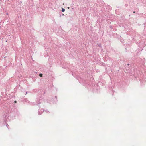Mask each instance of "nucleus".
Returning a JSON list of instances; mask_svg holds the SVG:
<instances>
[{
	"label": "nucleus",
	"instance_id": "nucleus-1",
	"mask_svg": "<svg viewBox=\"0 0 146 146\" xmlns=\"http://www.w3.org/2000/svg\"><path fill=\"white\" fill-rule=\"evenodd\" d=\"M65 11V10L64 9L62 8V12H64Z\"/></svg>",
	"mask_w": 146,
	"mask_h": 146
},
{
	"label": "nucleus",
	"instance_id": "nucleus-2",
	"mask_svg": "<svg viewBox=\"0 0 146 146\" xmlns=\"http://www.w3.org/2000/svg\"><path fill=\"white\" fill-rule=\"evenodd\" d=\"M42 74H39V76L40 77H42Z\"/></svg>",
	"mask_w": 146,
	"mask_h": 146
},
{
	"label": "nucleus",
	"instance_id": "nucleus-3",
	"mask_svg": "<svg viewBox=\"0 0 146 146\" xmlns=\"http://www.w3.org/2000/svg\"><path fill=\"white\" fill-rule=\"evenodd\" d=\"M14 103H17V101H14Z\"/></svg>",
	"mask_w": 146,
	"mask_h": 146
},
{
	"label": "nucleus",
	"instance_id": "nucleus-4",
	"mask_svg": "<svg viewBox=\"0 0 146 146\" xmlns=\"http://www.w3.org/2000/svg\"><path fill=\"white\" fill-rule=\"evenodd\" d=\"M135 11H134L133 12V13H135Z\"/></svg>",
	"mask_w": 146,
	"mask_h": 146
},
{
	"label": "nucleus",
	"instance_id": "nucleus-5",
	"mask_svg": "<svg viewBox=\"0 0 146 146\" xmlns=\"http://www.w3.org/2000/svg\"><path fill=\"white\" fill-rule=\"evenodd\" d=\"M129 65V64H128V65Z\"/></svg>",
	"mask_w": 146,
	"mask_h": 146
},
{
	"label": "nucleus",
	"instance_id": "nucleus-6",
	"mask_svg": "<svg viewBox=\"0 0 146 146\" xmlns=\"http://www.w3.org/2000/svg\"><path fill=\"white\" fill-rule=\"evenodd\" d=\"M68 9H69V7H68Z\"/></svg>",
	"mask_w": 146,
	"mask_h": 146
}]
</instances>
